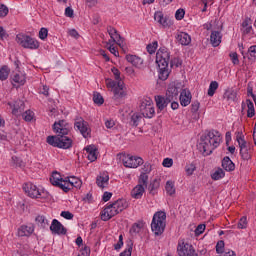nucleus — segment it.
<instances>
[{
  "label": "nucleus",
  "mask_w": 256,
  "mask_h": 256,
  "mask_svg": "<svg viewBox=\"0 0 256 256\" xmlns=\"http://www.w3.org/2000/svg\"><path fill=\"white\" fill-rule=\"evenodd\" d=\"M183 91V85L181 83L172 82L168 85V89L166 91V96H155L156 106L159 111H163L171 101H177L179 97V93Z\"/></svg>",
  "instance_id": "nucleus-1"
},
{
  "label": "nucleus",
  "mask_w": 256,
  "mask_h": 256,
  "mask_svg": "<svg viewBox=\"0 0 256 256\" xmlns=\"http://www.w3.org/2000/svg\"><path fill=\"white\" fill-rule=\"evenodd\" d=\"M170 54L167 48H160L156 53V63L157 65H162V67H169Z\"/></svg>",
  "instance_id": "nucleus-9"
},
{
  "label": "nucleus",
  "mask_w": 256,
  "mask_h": 256,
  "mask_svg": "<svg viewBox=\"0 0 256 256\" xmlns=\"http://www.w3.org/2000/svg\"><path fill=\"white\" fill-rule=\"evenodd\" d=\"M185 17V9L180 8L176 11L175 13V19H177V21H181V19H183Z\"/></svg>",
  "instance_id": "nucleus-53"
},
{
  "label": "nucleus",
  "mask_w": 256,
  "mask_h": 256,
  "mask_svg": "<svg viewBox=\"0 0 256 256\" xmlns=\"http://www.w3.org/2000/svg\"><path fill=\"white\" fill-rule=\"evenodd\" d=\"M50 231L54 235H67V228H65V226H63V224H61L57 219L52 220Z\"/></svg>",
  "instance_id": "nucleus-15"
},
{
  "label": "nucleus",
  "mask_w": 256,
  "mask_h": 256,
  "mask_svg": "<svg viewBox=\"0 0 256 256\" xmlns=\"http://www.w3.org/2000/svg\"><path fill=\"white\" fill-rule=\"evenodd\" d=\"M221 32L220 31H212L210 35V43L213 47H219L221 45Z\"/></svg>",
  "instance_id": "nucleus-23"
},
{
  "label": "nucleus",
  "mask_w": 256,
  "mask_h": 256,
  "mask_svg": "<svg viewBox=\"0 0 256 256\" xmlns=\"http://www.w3.org/2000/svg\"><path fill=\"white\" fill-rule=\"evenodd\" d=\"M107 32L109 33V35H110V37H111L113 43H115V41H117V40L115 39V37H117V35H119V32L117 31V29H115V28L112 27V26H108Z\"/></svg>",
  "instance_id": "nucleus-41"
},
{
  "label": "nucleus",
  "mask_w": 256,
  "mask_h": 256,
  "mask_svg": "<svg viewBox=\"0 0 256 256\" xmlns=\"http://www.w3.org/2000/svg\"><path fill=\"white\" fill-rule=\"evenodd\" d=\"M23 191L32 199H37L41 196V192H39V189H37V186L33 183L24 184Z\"/></svg>",
  "instance_id": "nucleus-14"
},
{
  "label": "nucleus",
  "mask_w": 256,
  "mask_h": 256,
  "mask_svg": "<svg viewBox=\"0 0 256 256\" xmlns=\"http://www.w3.org/2000/svg\"><path fill=\"white\" fill-rule=\"evenodd\" d=\"M9 15V7L5 4H0V17H7Z\"/></svg>",
  "instance_id": "nucleus-48"
},
{
  "label": "nucleus",
  "mask_w": 256,
  "mask_h": 256,
  "mask_svg": "<svg viewBox=\"0 0 256 256\" xmlns=\"http://www.w3.org/2000/svg\"><path fill=\"white\" fill-rule=\"evenodd\" d=\"M142 117L143 116H141V114H133L131 116V121H130L131 125L133 127H137V125H139V121H141Z\"/></svg>",
  "instance_id": "nucleus-43"
},
{
  "label": "nucleus",
  "mask_w": 256,
  "mask_h": 256,
  "mask_svg": "<svg viewBox=\"0 0 256 256\" xmlns=\"http://www.w3.org/2000/svg\"><path fill=\"white\" fill-rule=\"evenodd\" d=\"M126 60L128 61V63H131L133 67L139 68L143 65V60L141 59V57H138L136 55L128 54L126 55Z\"/></svg>",
  "instance_id": "nucleus-24"
},
{
  "label": "nucleus",
  "mask_w": 256,
  "mask_h": 256,
  "mask_svg": "<svg viewBox=\"0 0 256 256\" xmlns=\"http://www.w3.org/2000/svg\"><path fill=\"white\" fill-rule=\"evenodd\" d=\"M113 206L118 208V211L121 213L122 211H125L129 207V202L125 199H119L115 202H113Z\"/></svg>",
  "instance_id": "nucleus-29"
},
{
  "label": "nucleus",
  "mask_w": 256,
  "mask_h": 256,
  "mask_svg": "<svg viewBox=\"0 0 256 256\" xmlns=\"http://www.w3.org/2000/svg\"><path fill=\"white\" fill-rule=\"evenodd\" d=\"M177 251L179 256H199V254L195 252L193 245L189 243H183V245L179 244Z\"/></svg>",
  "instance_id": "nucleus-12"
},
{
  "label": "nucleus",
  "mask_w": 256,
  "mask_h": 256,
  "mask_svg": "<svg viewBox=\"0 0 256 256\" xmlns=\"http://www.w3.org/2000/svg\"><path fill=\"white\" fill-rule=\"evenodd\" d=\"M199 107H201V103L197 100L193 101L191 104V112L197 113V111H199Z\"/></svg>",
  "instance_id": "nucleus-56"
},
{
  "label": "nucleus",
  "mask_w": 256,
  "mask_h": 256,
  "mask_svg": "<svg viewBox=\"0 0 256 256\" xmlns=\"http://www.w3.org/2000/svg\"><path fill=\"white\" fill-rule=\"evenodd\" d=\"M121 247H123V235L119 236V240L118 242L114 245V249L116 251H119V249H121Z\"/></svg>",
  "instance_id": "nucleus-63"
},
{
  "label": "nucleus",
  "mask_w": 256,
  "mask_h": 256,
  "mask_svg": "<svg viewBox=\"0 0 256 256\" xmlns=\"http://www.w3.org/2000/svg\"><path fill=\"white\" fill-rule=\"evenodd\" d=\"M16 42L24 49H39V41L35 38H31V36H27L24 34H18L16 36Z\"/></svg>",
  "instance_id": "nucleus-5"
},
{
  "label": "nucleus",
  "mask_w": 256,
  "mask_h": 256,
  "mask_svg": "<svg viewBox=\"0 0 256 256\" xmlns=\"http://www.w3.org/2000/svg\"><path fill=\"white\" fill-rule=\"evenodd\" d=\"M191 92H187V90H182L180 93V105H182V107H187V105H189L191 103Z\"/></svg>",
  "instance_id": "nucleus-21"
},
{
  "label": "nucleus",
  "mask_w": 256,
  "mask_h": 256,
  "mask_svg": "<svg viewBox=\"0 0 256 256\" xmlns=\"http://www.w3.org/2000/svg\"><path fill=\"white\" fill-rule=\"evenodd\" d=\"M69 185H71V187H75L76 189H81L83 182L81 181V179L72 176L71 181H69Z\"/></svg>",
  "instance_id": "nucleus-37"
},
{
  "label": "nucleus",
  "mask_w": 256,
  "mask_h": 256,
  "mask_svg": "<svg viewBox=\"0 0 256 256\" xmlns=\"http://www.w3.org/2000/svg\"><path fill=\"white\" fill-rule=\"evenodd\" d=\"M225 177V171L222 168H218L214 173L211 174L213 181H219Z\"/></svg>",
  "instance_id": "nucleus-32"
},
{
  "label": "nucleus",
  "mask_w": 256,
  "mask_h": 256,
  "mask_svg": "<svg viewBox=\"0 0 256 256\" xmlns=\"http://www.w3.org/2000/svg\"><path fill=\"white\" fill-rule=\"evenodd\" d=\"M166 221H167V214L163 211H158L154 214L152 223H151V230L154 233V235H163L165 232L166 227Z\"/></svg>",
  "instance_id": "nucleus-4"
},
{
  "label": "nucleus",
  "mask_w": 256,
  "mask_h": 256,
  "mask_svg": "<svg viewBox=\"0 0 256 256\" xmlns=\"http://www.w3.org/2000/svg\"><path fill=\"white\" fill-rule=\"evenodd\" d=\"M165 189H166V193L170 196H173L175 195V183L171 180H168L166 182V186H165Z\"/></svg>",
  "instance_id": "nucleus-33"
},
{
  "label": "nucleus",
  "mask_w": 256,
  "mask_h": 256,
  "mask_svg": "<svg viewBox=\"0 0 256 256\" xmlns=\"http://www.w3.org/2000/svg\"><path fill=\"white\" fill-rule=\"evenodd\" d=\"M222 167L225 171H235V163L229 158V156H225L222 160Z\"/></svg>",
  "instance_id": "nucleus-26"
},
{
  "label": "nucleus",
  "mask_w": 256,
  "mask_h": 256,
  "mask_svg": "<svg viewBox=\"0 0 256 256\" xmlns=\"http://www.w3.org/2000/svg\"><path fill=\"white\" fill-rule=\"evenodd\" d=\"M127 246L128 249L121 252L120 256H131V253H133V240H129Z\"/></svg>",
  "instance_id": "nucleus-40"
},
{
  "label": "nucleus",
  "mask_w": 256,
  "mask_h": 256,
  "mask_svg": "<svg viewBox=\"0 0 256 256\" xmlns=\"http://www.w3.org/2000/svg\"><path fill=\"white\" fill-rule=\"evenodd\" d=\"M154 19H155V21H157V23L162 25V27H164V29L167 27H171V25H173V21H171L170 18L167 16L164 17L163 12H161V11L155 12Z\"/></svg>",
  "instance_id": "nucleus-17"
},
{
  "label": "nucleus",
  "mask_w": 256,
  "mask_h": 256,
  "mask_svg": "<svg viewBox=\"0 0 256 256\" xmlns=\"http://www.w3.org/2000/svg\"><path fill=\"white\" fill-rule=\"evenodd\" d=\"M106 86L108 87V89H115V87H117V82L114 81L111 78H106Z\"/></svg>",
  "instance_id": "nucleus-55"
},
{
  "label": "nucleus",
  "mask_w": 256,
  "mask_h": 256,
  "mask_svg": "<svg viewBox=\"0 0 256 256\" xmlns=\"http://www.w3.org/2000/svg\"><path fill=\"white\" fill-rule=\"evenodd\" d=\"M53 131L57 135H69V123L65 120H60L53 124Z\"/></svg>",
  "instance_id": "nucleus-13"
},
{
  "label": "nucleus",
  "mask_w": 256,
  "mask_h": 256,
  "mask_svg": "<svg viewBox=\"0 0 256 256\" xmlns=\"http://www.w3.org/2000/svg\"><path fill=\"white\" fill-rule=\"evenodd\" d=\"M147 181H149V175L142 173L138 179V185H142V187L144 185L145 187H147Z\"/></svg>",
  "instance_id": "nucleus-45"
},
{
  "label": "nucleus",
  "mask_w": 256,
  "mask_h": 256,
  "mask_svg": "<svg viewBox=\"0 0 256 256\" xmlns=\"http://www.w3.org/2000/svg\"><path fill=\"white\" fill-rule=\"evenodd\" d=\"M205 224H200L195 229V235H201L205 232Z\"/></svg>",
  "instance_id": "nucleus-61"
},
{
  "label": "nucleus",
  "mask_w": 256,
  "mask_h": 256,
  "mask_svg": "<svg viewBox=\"0 0 256 256\" xmlns=\"http://www.w3.org/2000/svg\"><path fill=\"white\" fill-rule=\"evenodd\" d=\"M90 255H91V249L87 246H84V248L80 250V254L78 256H90Z\"/></svg>",
  "instance_id": "nucleus-60"
},
{
  "label": "nucleus",
  "mask_w": 256,
  "mask_h": 256,
  "mask_svg": "<svg viewBox=\"0 0 256 256\" xmlns=\"http://www.w3.org/2000/svg\"><path fill=\"white\" fill-rule=\"evenodd\" d=\"M224 99L227 101H237V91L233 89H228L224 93Z\"/></svg>",
  "instance_id": "nucleus-30"
},
{
  "label": "nucleus",
  "mask_w": 256,
  "mask_h": 256,
  "mask_svg": "<svg viewBox=\"0 0 256 256\" xmlns=\"http://www.w3.org/2000/svg\"><path fill=\"white\" fill-rule=\"evenodd\" d=\"M216 253H218L219 255L225 253V241H218V243L216 244Z\"/></svg>",
  "instance_id": "nucleus-44"
},
{
  "label": "nucleus",
  "mask_w": 256,
  "mask_h": 256,
  "mask_svg": "<svg viewBox=\"0 0 256 256\" xmlns=\"http://www.w3.org/2000/svg\"><path fill=\"white\" fill-rule=\"evenodd\" d=\"M142 227H143V223H140V224L135 223L130 229V233H139Z\"/></svg>",
  "instance_id": "nucleus-58"
},
{
  "label": "nucleus",
  "mask_w": 256,
  "mask_h": 256,
  "mask_svg": "<svg viewBox=\"0 0 256 256\" xmlns=\"http://www.w3.org/2000/svg\"><path fill=\"white\" fill-rule=\"evenodd\" d=\"M125 83L123 81H118L117 86L113 89L114 98L123 99V97H127V92L124 89Z\"/></svg>",
  "instance_id": "nucleus-19"
},
{
  "label": "nucleus",
  "mask_w": 256,
  "mask_h": 256,
  "mask_svg": "<svg viewBox=\"0 0 256 256\" xmlns=\"http://www.w3.org/2000/svg\"><path fill=\"white\" fill-rule=\"evenodd\" d=\"M159 187H160L159 180L154 179L153 182L150 183V185L148 187L150 194L155 195V191H157Z\"/></svg>",
  "instance_id": "nucleus-39"
},
{
  "label": "nucleus",
  "mask_w": 256,
  "mask_h": 256,
  "mask_svg": "<svg viewBox=\"0 0 256 256\" xmlns=\"http://www.w3.org/2000/svg\"><path fill=\"white\" fill-rule=\"evenodd\" d=\"M8 77H9V67L2 66L0 68V81H7Z\"/></svg>",
  "instance_id": "nucleus-36"
},
{
  "label": "nucleus",
  "mask_w": 256,
  "mask_h": 256,
  "mask_svg": "<svg viewBox=\"0 0 256 256\" xmlns=\"http://www.w3.org/2000/svg\"><path fill=\"white\" fill-rule=\"evenodd\" d=\"M111 71H112V73H113L115 79L117 80V83H119V81H122V80H121V72L119 71V69L113 67V68L111 69Z\"/></svg>",
  "instance_id": "nucleus-59"
},
{
  "label": "nucleus",
  "mask_w": 256,
  "mask_h": 256,
  "mask_svg": "<svg viewBox=\"0 0 256 256\" xmlns=\"http://www.w3.org/2000/svg\"><path fill=\"white\" fill-rule=\"evenodd\" d=\"M139 109L142 117H145L146 119H153L155 115V107H153V100L149 98L148 100L142 101L140 103Z\"/></svg>",
  "instance_id": "nucleus-7"
},
{
  "label": "nucleus",
  "mask_w": 256,
  "mask_h": 256,
  "mask_svg": "<svg viewBox=\"0 0 256 256\" xmlns=\"http://www.w3.org/2000/svg\"><path fill=\"white\" fill-rule=\"evenodd\" d=\"M13 87H21L27 83V77L21 72H16L11 75Z\"/></svg>",
  "instance_id": "nucleus-16"
},
{
  "label": "nucleus",
  "mask_w": 256,
  "mask_h": 256,
  "mask_svg": "<svg viewBox=\"0 0 256 256\" xmlns=\"http://www.w3.org/2000/svg\"><path fill=\"white\" fill-rule=\"evenodd\" d=\"M163 167H173V159L165 158L162 162Z\"/></svg>",
  "instance_id": "nucleus-64"
},
{
  "label": "nucleus",
  "mask_w": 256,
  "mask_h": 256,
  "mask_svg": "<svg viewBox=\"0 0 256 256\" xmlns=\"http://www.w3.org/2000/svg\"><path fill=\"white\" fill-rule=\"evenodd\" d=\"M48 145L58 147V149H71L73 147V140L67 134H57L56 136L47 137Z\"/></svg>",
  "instance_id": "nucleus-3"
},
{
  "label": "nucleus",
  "mask_w": 256,
  "mask_h": 256,
  "mask_svg": "<svg viewBox=\"0 0 256 256\" xmlns=\"http://www.w3.org/2000/svg\"><path fill=\"white\" fill-rule=\"evenodd\" d=\"M236 141L239 144L240 150L247 149V141H245V136H243V133L238 132V136L236 137Z\"/></svg>",
  "instance_id": "nucleus-34"
},
{
  "label": "nucleus",
  "mask_w": 256,
  "mask_h": 256,
  "mask_svg": "<svg viewBox=\"0 0 256 256\" xmlns=\"http://www.w3.org/2000/svg\"><path fill=\"white\" fill-rule=\"evenodd\" d=\"M195 169H197V166H195V164H193V163L188 164L185 167V171H186L187 175H193V173L195 172Z\"/></svg>",
  "instance_id": "nucleus-50"
},
{
  "label": "nucleus",
  "mask_w": 256,
  "mask_h": 256,
  "mask_svg": "<svg viewBox=\"0 0 256 256\" xmlns=\"http://www.w3.org/2000/svg\"><path fill=\"white\" fill-rule=\"evenodd\" d=\"M84 150L88 154L87 156L88 161H91V163H93L94 161H97V151H98L97 146L92 144L84 148Z\"/></svg>",
  "instance_id": "nucleus-20"
},
{
  "label": "nucleus",
  "mask_w": 256,
  "mask_h": 256,
  "mask_svg": "<svg viewBox=\"0 0 256 256\" xmlns=\"http://www.w3.org/2000/svg\"><path fill=\"white\" fill-rule=\"evenodd\" d=\"M177 41L180 43V45H189L191 43V36L185 32H180L176 36Z\"/></svg>",
  "instance_id": "nucleus-27"
},
{
  "label": "nucleus",
  "mask_w": 256,
  "mask_h": 256,
  "mask_svg": "<svg viewBox=\"0 0 256 256\" xmlns=\"http://www.w3.org/2000/svg\"><path fill=\"white\" fill-rule=\"evenodd\" d=\"M240 155L244 161H249V159H251V154L247 148L240 150Z\"/></svg>",
  "instance_id": "nucleus-47"
},
{
  "label": "nucleus",
  "mask_w": 256,
  "mask_h": 256,
  "mask_svg": "<svg viewBox=\"0 0 256 256\" xmlns=\"http://www.w3.org/2000/svg\"><path fill=\"white\" fill-rule=\"evenodd\" d=\"M143 193H145V187L138 184L132 189L131 197H133V199H141V197H143Z\"/></svg>",
  "instance_id": "nucleus-25"
},
{
  "label": "nucleus",
  "mask_w": 256,
  "mask_h": 256,
  "mask_svg": "<svg viewBox=\"0 0 256 256\" xmlns=\"http://www.w3.org/2000/svg\"><path fill=\"white\" fill-rule=\"evenodd\" d=\"M238 229H247V217L243 216L238 222Z\"/></svg>",
  "instance_id": "nucleus-51"
},
{
  "label": "nucleus",
  "mask_w": 256,
  "mask_h": 256,
  "mask_svg": "<svg viewBox=\"0 0 256 256\" xmlns=\"http://www.w3.org/2000/svg\"><path fill=\"white\" fill-rule=\"evenodd\" d=\"M50 183L54 185V187H59L64 191V193H69L71 191V188L69 186H66L63 184V177H61V173L54 171L50 177Z\"/></svg>",
  "instance_id": "nucleus-8"
},
{
  "label": "nucleus",
  "mask_w": 256,
  "mask_h": 256,
  "mask_svg": "<svg viewBox=\"0 0 256 256\" xmlns=\"http://www.w3.org/2000/svg\"><path fill=\"white\" fill-rule=\"evenodd\" d=\"M9 107L12 109V115H19L25 111V102L17 100L15 102H8Z\"/></svg>",
  "instance_id": "nucleus-18"
},
{
  "label": "nucleus",
  "mask_w": 256,
  "mask_h": 256,
  "mask_svg": "<svg viewBox=\"0 0 256 256\" xmlns=\"http://www.w3.org/2000/svg\"><path fill=\"white\" fill-rule=\"evenodd\" d=\"M201 143L199 144V149L206 153V155H211L214 149L219 147L221 143V133L217 130L209 131L207 134L200 137Z\"/></svg>",
  "instance_id": "nucleus-2"
},
{
  "label": "nucleus",
  "mask_w": 256,
  "mask_h": 256,
  "mask_svg": "<svg viewBox=\"0 0 256 256\" xmlns=\"http://www.w3.org/2000/svg\"><path fill=\"white\" fill-rule=\"evenodd\" d=\"M120 161H122L124 167L129 169H137L140 165H143V158L131 156L127 154H119Z\"/></svg>",
  "instance_id": "nucleus-6"
},
{
  "label": "nucleus",
  "mask_w": 256,
  "mask_h": 256,
  "mask_svg": "<svg viewBox=\"0 0 256 256\" xmlns=\"http://www.w3.org/2000/svg\"><path fill=\"white\" fill-rule=\"evenodd\" d=\"M246 105L248 107L247 117H249V118L255 117V105L253 104V101H251V99H247Z\"/></svg>",
  "instance_id": "nucleus-31"
},
{
  "label": "nucleus",
  "mask_w": 256,
  "mask_h": 256,
  "mask_svg": "<svg viewBox=\"0 0 256 256\" xmlns=\"http://www.w3.org/2000/svg\"><path fill=\"white\" fill-rule=\"evenodd\" d=\"M49 35V30L47 28H41L39 31V39L45 41L46 37Z\"/></svg>",
  "instance_id": "nucleus-54"
},
{
  "label": "nucleus",
  "mask_w": 256,
  "mask_h": 256,
  "mask_svg": "<svg viewBox=\"0 0 256 256\" xmlns=\"http://www.w3.org/2000/svg\"><path fill=\"white\" fill-rule=\"evenodd\" d=\"M25 121H33V111L27 110L22 114Z\"/></svg>",
  "instance_id": "nucleus-52"
},
{
  "label": "nucleus",
  "mask_w": 256,
  "mask_h": 256,
  "mask_svg": "<svg viewBox=\"0 0 256 256\" xmlns=\"http://www.w3.org/2000/svg\"><path fill=\"white\" fill-rule=\"evenodd\" d=\"M33 231H35L33 225H23L18 229V235L19 237H29V235L33 234Z\"/></svg>",
  "instance_id": "nucleus-22"
},
{
  "label": "nucleus",
  "mask_w": 256,
  "mask_h": 256,
  "mask_svg": "<svg viewBox=\"0 0 256 256\" xmlns=\"http://www.w3.org/2000/svg\"><path fill=\"white\" fill-rule=\"evenodd\" d=\"M219 89V82L218 81H212L210 83L209 89H208V96L213 97L215 95V91Z\"/></svg>",
  "instance_id": "nucleus-35"
},
{
  "label": "nucleus",
  "mask_w": 256,
  "mask_h": 256,
  "mask_svg": "<svg viewBox=\"0 0 256 256\" xmlns=\"http://www.w3.org/2000/svg\"><path fill=\"white\" fill-rule=\"evenodd\" d=\"M157 47H158L157 41H154L152 44H148L146 49L150 55H153V53L157 51Z\"/></svg>",
  "instance_id": "nucleus-46"
},
{
  "label": "nucleus",
  "mask_w": 256,
  "mask_h": 256,
  "mask_svg": "<svg viewBox=\"0 0 256 256\" xmlns=\"http://www.w3.org/2000/svg\"><path fill=\"white\" fill-rule=\"evenodd\" d=\"M248 53H249V57L248 59H251L252 61H256V45L254 46H251L249 49H248Z\"/></svg>",
  "instance_id": "nucleus-49"
},
{
  "label": "nucleus",
  "mask_w": 256,
  "mask_h": 256,
  "mask_svg": "<svg viewBox=\"0 0 256 256\" xmlns=\"http://www.w3.org/2000/svg\"><path fill=\"white\" fill-rule=\"evenodd\" d=\"M93 102L95 105H103L105 103V99H103V96L99 92H94L93 94Z\"/></svg>",
  "instance_id": "nucleus-38"
},
{
  "label": "nucleus",
  "mask_w": 256,
  "mask_h": 256,
  "mask_svg": "<svg viewBox=\"0 0 256 256\" xmlns=\"http://www.w3.org/2000/svg\"><path fill=\"white\" fill-rule=\"evenodd\" d=\"M121 213L117 206H114L113 203L109 204L101 213L102 221H109V219H113L115 215H119Z\"/></svg>",
  "instance_id": "nucleus-10"
},
{
  "label": "nucleus",
  "mask_w": 256,
  "mask_h": 256,
  "mask_svg": "<svg viewBox=\"0 0 256 256\" xmlns=\"http://www.w3.org/2000/svg\"><path fill=\"white\" fill-rule=\"evenodd\" d=\"M159 67V79L161 81H167L169 79V66L158 65Z\"/></svg>",
  "instance_id": "nucleus-28"
},
{
  "label": "nucleus",
  "mask_w": 256,
  "mask_h": 256,
  "mask_svg": "<svg viewBox=\"0 0 256 256\" xmlns=\"http://www.w3.org/2000/svg\"><path fill=\"white\" fill-rule=\"evenodd\" d=\"M12 161L15 163L16 167H25V162L19 157L13 156Z\"/></svg>",
  "instance_id": "nucleus-57"
},
{
  "label": "nucleus",
  "mask_w": 256,
  "mask_h": 256,
  "mask_svg": "<svg viewBox=\"0 0 256 256\" xmlns=\"http://www.w3.org/2000/svg\"><path fill=\"white\" fill-rule=\"evenodd\" d=\"M74 125L78 128L84 139H87L91 135V128L88 127L89 123L83 118H77Z\"/></svg>",
  "instance_id": "nucleus-11"
},
{
  "label": "nucleus",
  "mask_w": 256,
  "mask_h": 256,
  "mask_svg": "<svg viewBox=\"0 0 256 256\" xmlns=\"http://www.w3.org/2000/svg\"><path fill=\"white\" fill-rule=\"evenodd\" d=\"M96 183L98 187H104V183H109V177L108 176H97Z\"/></svg>",
  "instance_id": "nucleus-42"
},
{
  "label": "nucleus",
  "mask_w": 256,
  "mask_h": 256,
  "mask_svg": "<svg viewBox=\"0 0 256 256\" xmlns=\"http://www.w3.org/2000/svg\"><path fill=\"white\" fill-rule=\"evenodd\" d=\"M61 217H63L64 219H68V220H71L73 219L74 215L73 213L69 212V211H62L61 212Z\"/></svg>",
  "instance_id": "nucleus-62"
}]
</instances>
